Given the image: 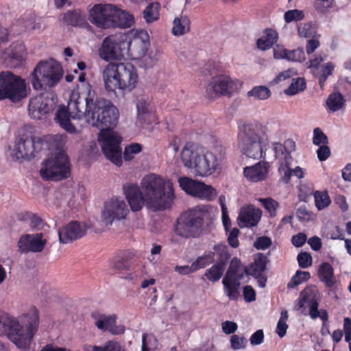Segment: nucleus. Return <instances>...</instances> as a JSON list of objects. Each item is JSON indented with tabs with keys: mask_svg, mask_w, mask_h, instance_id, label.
Segmentation results:
<instances>
[{
	"mask_svg": "<svg viewBox=\"0 0 351 351\" xmlns=\"http://www.w3.org/2000/svg\"><path fill=\"white\" fill-rule=\"evenodd\" d=\"M90 113L93 126L100 129L98 141L102 152L116 166L122 165L123 158L125 161H131L142 152L141 144L132 143L125 147L122 156V138L112 130L117 125L119 113L110 101L100 98L93 102L89 99Z\"/></svg>",
	"mask_w": 351,
	"mask_h": 351,
	"instance_id": "1",
	"label": "nucleus"
},
{
	"mask_svg": "<svg viewBox=\"0 0 351 351\" xmlns=\"http://www.w3.org/2000/svg\"><path fill=\"white\" fill-rule=\"evenodd\" d=\"M224 155L221 146L207 149L199 145L187 143L182 149L181 160L184 167L196 176H211L220 172Z\"/></svg>",
	"mask_w": 351,
	"mask_h": 351,
	"instance_id": "2",
	"label": "nucleus"
},
{
	"mask_svg": "<svg viewBox=\"0 0 351 351\" xmlns=\"http://www.w3.org/2000/svg\"><path fill=\"white\" fill-rule=\"evenodd\" d=\"M38 311L35 306L17 318L8 315H0V335L7 334L17 348L26 350L38 330Z\"/></svg>",
	"mask_w": 351,
	"mask_h": 351,
	"instance_id": "3",
	"label": "nucleus"
},
{
	"mask_svg": "<svg viewBox=\"0 0 351 351\" xmlns=\"http://www.w3.org/2000/svg\"><path fill=\"white\" fill-rule=\"evenodd\" d=\"M60 141V138L55 134L36 136L33 128L25 125L19 131L12 157L15 160H30L37 154L49 151V146H58Z\"/></svg>",
	"mask_w": 351,
	"mask_h": 351,
	"instance_id": "4",
	"label": "nucleus"
},
{
	"mask_svg": "<svg viewBox=\"0 0 351 351\" xmlns=\"http://www.w3.org/2000/svg\"><path fill=\"white\" fill-rule=\"evenodd\" d=\"M213 219V213L209 205H197L180 213L174 226L176 235L184 238H198L205 225L208 226Z\"/></svg>",
	"mask_w": 351,
	"mask_h": 351,
	"instance_id": "5",
	"label": "nucleus"
},
{
	"mask_svg": "<svg viewBox=\"0 0 351 351\" xmlns=\"http://www.w3.org/2000/svg\"><path fill=\"white\" fill-rule=\"evenodd\" d=\"M267 128L258 122L247 123L239 126L238 147L249 158L257 159L263 156V150L268 145Z\"/></svg>",
	"mask_w": 351,
	"mask_h": 351,
	"instance_id": "6",
	"label": "nucleus"
},
{
	"mask_svg": "<svg viewBox=\"0 0 351 351\" xmlns=\"http://www.w3.org/2000/svg\"><path fill=\"white\" fill-rule=\"evenodd\" d=\"M141 184L147 206L156 210L171 207L175 198L171 181L163 177H143Z\"/></svg>",
	"mask_w": 351,
	"mask_h": 351,
	"instance_id": "7",
	"label": "nucleus"
},
{
	"mask_svg": "<svg viewBox=\"0 0 351 351\" xmlns=\"http://www.w3.org/2000/svg\"><path fill=\"white\" fill-rule=\"evenodd\" d=\"M103 77L108 91L119 89L130 92L136 88L138 80L136 69L129 62L109 64L103 72Z\"/></svg>",
	"mask_w": 351,
	"mask_h": 351,
	"instance_id": "8",
	"label": "nucleus"
},
{
	"mask_svg": "<svg viewBox=\"0 0 351 351\" xmlns=\"http://www.w3.org/2000/svg\"><path fill=\"white\" fill-rule=\"evenodd\" d=\"M88 112V92L73 93L68 106L61 105L58 107L54 121L69 133L75 131V126L71 123L73 119H86Z\"/></svg>",
	"mask_w": 351,
	"mask_h": 351,
	"instance_id": "9",
	"label": "nucleus"
},
{
	"mask_svg": "<svg viewBox=\"0 0 351 351\" xmlns=\"http://www.w3.org/2000/svg\"><path fill=\"white\" fill-rule=\"evenodd\" d=\"M63 69L60 63L51 59L41 61L31 74V82L34 89L38 91H53L62 78Z\"/></svg>",
	"mask_w": 351,
	"mask_h": 351,
	"instance_id": "10",
	"label": "nucleus"
},
{
	"mask_svg": "<svg viewBox=\"0 0 351 351\" xmlns=\"http://www.w3.org/2000/svg\"><path fill=\"white\" fill-rule=\"evenodd\" d=\"M60 138L61 144L49 147V151L44 153L48 157L42 162L40 176H69L71 174V163L65 153L64 146L65 138L63 135L56 134Z\"/></svg>",
	"mask_w": 351,
	"mask_h": 351,
	"instance_id": "11",
	"label": "nucleus"
},
{
	"mask_svg": "<svg viewBox=\"0 0 351 351\" xmlns=\"http://www.w3.org/2000/svg\"><path fill=\"white\" fill-rule=\"evenodd\" d=\"M26 95L25 84L21 77L10 71L0 73V100L8 98L12 102H17Z\"/></svg>",
	"mask_w": 351,
	"mask_h": 351,
	"instance_id": "12",
	"label": "nucleus"
},
{
	"mask_svg": "<svg viewBox=\"0 0 351 351\" xmlns=\"http://www.w3.org/2000/svg\"><path fill=\"white\" fill-rule=\"evenodd\" d=\"M132 37L127 40L123 35V50L125 58L137 60L141 58L149 45V35L144 29L132 31Z\"/></svg>",
	"mask_w": 351,
	"mask_h": 351,
	"instance_id": "13",
	"label": "nucleus"
},
{
	"mask_svg": "<svg viewBox=\"0 0 351 351\" xmlns=\"http://www.w3.org/2000/svg\"><path fill=\"white\" fill-rule=\"evenodd\" d=\"M241 86L239 80H233L226 75H217L210 78L206 86V95L215 99L229 95Z\"/></svg>",
	"mask_w": 351,
	"mask_h": 351,
	"instance_id": "14",
	"label": "nucleus"
},
{
	"mask_svg": "<svg viewBox=\"0 0 351 351\" xmlns=\"http://www.w3.org/2000/svg\"><path fill=\"white\" fill-rule=\"evenodd\" d=\"M40 92L29 102V114L34 119H40L43 116L53 110L56 106L58 99L54 91Z\"/></svg>",
	"mask_w": 351,
	"mask_h": 351,
	"instance_id": "15",
	"label": "nucleus"
},
{
	"mask_svg": "<svg viewBox=\"0 0 351 351\" xmlns=\"http://www.w3.org/2000/svg\"><path fill=\"white\" fill-rule=\"evenodd\" d=\"M129 213L126 202L121 197L112 196L104 202L101 218L106 225H112L114 221L125 219Z\"/></svg>",
	"mask_w": 351,
	"mask_h": 351,
	"instance_id": "16",
	"label": "nucleus"
},
{
	"mask_svg": "<svg viewBox=\"0 0 351 351\" xmlns=\"http://www.w3.org/2000/svg\"><path fill=\"white\" fill-rule=\"evenodd\" d=\"M99 56L105 60L125 59L123 50V35L115 34L106 37L99 49Z\"/></svg>",
	"mask_w": 351,
	"mask_h": 351,
	"instance_id": "17",
	"label": "nucleus"
},
{
	"mask_svg": "<svg viewBox=\"0 0 351 351\" xmlns=\"http://www.w3.org/2000/svg\"><path fill=\"white\" fill-rule=\"evenodd\" d=\"M178 182L181 189L191 196L210 199L215 195V190L212 186L189 177H179Z\"/></svg>",
	"mask_w": 351,
	"mask_h": 351,
	"instance_id": "18",
	"label": "nucleus"
},
{
	"mask_svg": "<svg viewBox=\"0 0 351 351\" xmlns=\"http://www.w3.org/2000/svg\"><path fill=\"white\" fill-rule=\"evenodd\" d=\"M321 301V295L315 287H306L300 293L298 299V308H302L306 305L308 307V315L313 319L319 317L321 309L319 310V304Z\"/></svg>",
	"mask_w": 351,
	"mask_h": 351,
	"instance_id": "19",
	"label": "nucleus"
},
{
	"mask_svg": "<svg viewBox=\"0 0 351 351\" xmlns=\"http://www.w3.org/2000/svg\"><path fill=\"white\" fill-rule=\"evenodd\" d=\"M114 5L99 3L89 10V21L101 29L110 28Z\"/></svg>",
	"mask_w": 351,
	"mask_h": 351,
	"instance_id": "20",
	"label": "nucleus"
},
{
	"mask_svg": "<svg viewBox=\"0 0 351 351\" xmlns=\"http://www.w3.org/2000/svg\"><path fill=\"white\" fill-rule=\"evenodd\" d=\"M282 145L285 154L284 158L279 162L278 173L281 176H303L306 173L304 170L292 162L291 153L295 149V142L291 139H287Z\"/></svg>",
	"mask_w": 351,
	"mask_h": 351,
	"instance_id": "21",
	"label": "nucleus"
},
{
	"mask_svg": "<svg viewBox=\"0 0 351 351\" xmlns=\"http://www.w3.org/2000/svg\"><path fill=\"white\" fill-rule=\"evenodd\" d=\"M86 232L85 223L72 221L58 230L59 241L68 244L84 237Z\"/></svg>",
	"mask_w": 351,
	"mask_h": 351,
	"instance_id": "22",
	"label": "nucleus"
},
{
	"mask_svg": "<svg viewBox=\"0 0 351 351\" xmlns=\"http://www.w3.org/2000/svg\"><path fill=\"white\" fill-rule=\"evenodd\" d=\"M91 317L95 321L97 328L103 331H108L112 335H119L124 332V328L117 326L115 315H106L97 311L93 312Z\"/></svg>",
	"mask_w": 351,
	"mask_h": 351,
	"instance_id": "23",
	"label": "nucleus"
},
{
	"mask_svg": "<svg viewBox=\"0 0 351 351\" xmlns=\"http://www.w3.org/2000/svg\"><path fill=\"white\" fill-rule=\"evenodd\" d=\"M46 243L47 241L43 238L42 233H36L22 236L18 242V246L19 251L22 253L40 252L43 250Z\"/></svg>",
	"mask_w": 351,
	"mask_h": 351,
	"instance_id": "24",
	"label": "nucleus"
},
{
	"mask_svg": "<svg viewBox=\"0 0 351 351\" xmlns=\"http://www.w3.org/2000/svg\"><path fill=\"white\" fill-rule=\"evenodd\" d=\"M123 193L132 211L141 210L145 202V197L141 186L136 184L128 183L123 186Z\"/></svg>",
	"mask_w": 351,
	"mask_h": 351,
	"instance_id": "25",
	"label": "nucleus"
},
{
	"mask_svg": "<svg viewBox=\"0 0 351 351\" xmlns=\"http://www.w3.org/2000/svg\"><path fill=\"white\" fill-rule=\"evenodd\" d=\"M123 193L132 211L141 210L145 202V197L141 186L136 184L128 183L123 186Z\"/></svg>",
	"mask_w": 351,
	"mask_h": 351,
	"instance_id": "26",
	"label": "nucleus"
},
{
	"mask_svg": "<svg viewBox=\"0 0 351 351\" xmlns=\"http://www.w3.org/2000/svg\"><path fill=\"white\" fill-rule=\"evenodd\" d=\"M262 211L253 206L243 207L239 213L238 220L241 228L256 226L261 220Z\"/></svg>",
	"mask_w": 351,
	"mask_h": 351,
	"instance_id": "27",
	"label": "nucleus"
},
{
	"mask_svg": "<svg viewBox=\"0 0 351 351\" xmlns=\"http://www.w3.org/2000/svg\"><path fill=\"white\" fill-rule=\"evenodd\" d=\"M111 21L110 28H129L134 24V17L130 12L114 5Z\"/></svg>",
	"mask_w": 351,
	"mask_h": 351,
	"instance_id": "28",
	"label": "nucleus"
},
{
	"mask_svg": "<svg viewBox=\"0 0 351 351\" xmlns=\"http://www.w3.org/2000/svg\"><path fill=\"white\" fill-rule=\"evenodd\" d=\"M134 253L129 250L124 251L112 261V267L119 272L130 271L134 265Z\"/></svg>",
	"mask_w": 351,
	"mask_h": 351,
	"instance_id": "29",
	"label": "nucleus"
},
{
	"mask_svg": "<svg viewBox=\"0 0 351 351\" xmlns=\"http://www.w3.org/2000/svg\"><path fill=\"white\" fill-rule=\"evenodd\" d=\"M269 259L266 255L263 253H258L249 267H247V275H250L254 278L260 277L267 268Z\"/></svg>",
	"mask_w": 351,
	"mask_h": 351,
	"instance_id": "30",
	"label": "nucleus"
},
{
	"mask_svg": "<svg viewBox=\"0 0 351 351\" xmlns=\"http://www.w3.org/2000/svg\"><path fill=\"white\" fill-rule=\"evenodd\" d=\"M317 276L327 288H332L336 283L334 269L329 263L324 262L320 264L317 269Z\"/></svg>",
	"mask_w": 351,
	"mask_h": 351,
	"instance_id": "31",
	"label": "nucleus"
},
{
	"mask_svg": "<svg viewBox=\"0 0 351 351\" xmlns=\"http://www.w3.org/2000/svg\"><path fill=\"white\" fill-rule=\"evenodd\" d=\"M241 280L228 278L224 276L222 280L224 293L230 300H237L240 296Z\"/></svg>",
	"mask_w": 351,
	"mask_h": 351,
	"instance_id": "32",
	"label": "nucleus"
},
{
	"mask_svg": "<svg viewBox=\"0 0 351 351\" xmlns=\"http://www.w3.org/2000/svg\"><path fill=\"white\" fill-rule=\"evenodd\" d=\"M346 106V99L344 96L339 93H330L326 100V107L328 112H335L343 110Z\"/></svg>",
	"mask_w": 351,
	"mask_h": 351,
	"instance_id": "33",
	"label": "nucleus"
},
{
	"mask_svg": "<svg viewBox=\"0 0 351 351\" xmlns=\"http://www.w3.org/2000/svg\"><path fill=\"white\" fill-rule=\"evenodd\" d=\"M245 274L247 275V267H243L241 261L237 257H234L225 276H228V278L242 280Z\"/></svg>",
	"mask_w": 351,
	"mask_h": 351,
	"instance_id": "34",
	"label": "nucleus"
},
{
	"mask_svg": "<svg viewBox=\"0 0 351 351\" xmlns=\"http://www.w3.org/2000/svg\"><path fill=\"white\" fill-rule=\"evenodd\" d=\"M191 21L186 16L176 17L173 21L171 32L176 36H180L190 31Z\"/></svg>",
	"mask_w": 351,
	"mask_h": 351,
	"instance_id": "35",
	"label": "nucleus"
},
{
	"mask_svg": "<svg viewBox=\"0 0 351 351\" xmlns=\"http://www.w3.org/2000/svg\"><path fill=\"white\" fill-rule=\"evenodd\" d=\"M62 21L67 25L82 27L86 24V16L82 14L80 10H74L66 12Z\"/></svg>",
	"mask_w": 351,
	"mask_h": 351,
	"instance_id": "36",
	"label": "nucleus"
},
{
	"mask_svg": "<svg viewBox=\"0 0 351 351\" xmlns=\"http://www.w3.org/2000/svg\"><path fill=\"white\" fill-rule=\"evenodd\" d=\"M270 165L266 161H260L256 164L243 168V176H266L270 171Z\"/></svg>",
	"mask_w": 351,
	"mask_h": 351,
	"instance_id": "37",
	"label": "nucleus"
},
{
	"mask_svg": "<svg viewBox=\"0 0 351 351\" xmlns=\"http://www.w3.org/2000/svg\"><path fill=\"white\" fill-rule=\"evenodd\" d=\"M163 53L162 50L159 47H155L147 54H145L141 58V66L149 69L155 66Z\"/></svg>",
	"mask_w": 351,
	"mask_h": 351,
	"instance_id": "38",
	"label": "nucleus"
},
{
	"mask_svg": "<svg viewBox=\"0 0 351 351\" xmlns=\"http://www.w3.org/2000/svg\"><path fill=\"white\" fill-rule=\"evenodd\" d=\"M160 5L158 2L150 3L143 10V16L146 23L157 21L160 18Z\"/></svg>",
	"mask_w": 351,
	"mask_h": 351,
	"instance_id": "39",
	"label": "nucleus"
},
{
	"mask_svg": "<svg viewBox=\"0 0 351 351\" xmlns=\"http://www.w3.org/2000/svg\"><path fill=\"white\" fill-rule=\"evenodd\" d=\"M278 40V33L273 29H267L265 36L257 40V46L261 50L271 48Z\"/></svg>",
	"mask_w": 351,
	"mask_h": 351,
	"instance_id": "40",
	"label": "nucleus"
},
{
	"mask_svg": "<svg viewBox=\"0 0 351 351\" xmlns=\"http://www.w3.org/2000/svg\"><path fill=\"white\" fill-rule=\"evenodd\" d=\"M224 270L223 263H215L211 267L206 270L202 279L205 280V277L208 280L212 282H216L220 280Z\"/></svg>",
	"mask_w": 351,
	"mask_h": 351,
	"instance_id": "41",
	"label": "nucleus"
},
{
	"mask_svg": "<svg viewBox=\"0 0 351 351\" xmlns=\"http://www.w3.org/2000/svg\"><path fill=\"white\" fill-rule=\"evenodd\" d=\"M215 261V252H209L198 256L191 264L195 271L204 268Z\"/></svg>",
	"mask_w": 351,
	"mask_h": 351,
	"instance_id": "42",
	"label": "nucleus"
},
{
	"mask_svg": "<svg viewBox=\"0 0 351 351\" xmlns=\"http://www.w3.org/2000/svg\"><path fill=\"white\" fill-rule=\"evenodd\" d=\"M334 69V65L331 62H327L322 65L319 70H317V73L314 71L315 75H316L319 80V83L322 88H323L324 86V83L329 75H330Z\"/></svg>",
	"mask_w": 351,
	"mask_h": 351,
	"instance_id": "43",
	"label": "nucleus"
},
{
	"mask_svg": "<svg viewBox=\"0 0 351 351\" xmlns=\"http://www.w3.org/2000/svg\"><path fill=\"white\" fill-rule=\"evenodd\" d=\"M306 88V82L304 78L297 77L293 79L289 86L285 90V93L287 95H294Z\"/></svg>",
	"mask_w": 351,
	"mask_h": 351,
	"instance_id": "44",
	"label": "nucleus"
},
{
	"mask_svg": "<svg viewBox=\"0 0 351 351\" xmlns=\"http://www.w3.org/2000/svg\"><path fill=\"white\" fill-rule=\"evenodd\" d=\"M271 95L270 90L265 86H257L247 92L248 97H252L256 99L265 100Z\"/></svg>",
	"mask_w": 351,
	"mask_h": 351,
	"instance_id": "45",
	"label": "nucleus"
},
{
	"mask_svg": "<svg viewBox=\"0 0 351 351\" xmlns=\"http://www.w3.org/2000/svg\"><path fill=\"white\" fill-rule=\"evenodd\" d=\"M315 206L319 210L328 207L330 204V197L327 192L315 191L314 193Z\"/></svg>",
	"mask_w": 351,
	"mask_h": 351,
	"instance_id": "46",
	"label": "nucleus"
},
{
	"mask_svg": "<svg viewBox=\"0 0 351 351\" xmlns=\"http://www.w3.org/2000/svg\"><path fill=\"white\" fill-rule=\"evenodd\" d=\"M310 278L311 275L308 271H302L298 270L291 278V280L287 285V287L288 288L291 289L295 288L298 285L302 284L303 282L307 281Z\"/></svg>",
	"mask_w": 351,
	"mask_h": 351,
	"instance_id": "47",
	"label": "nucleus"
},
{
	"mask_svg": "<svg viewBox=\"0 0 351 351\" xmlns=\"http://www.w3.org/2000/svg\"><path fill=\"white\" fill-rule=\"evenodd\" d=\"M298 32L300 36L306 38H315L316 35V28L315 25L310 23H302L298 26Z\"/></svg>",
	"mask_w": 351,
	"mask_h": 351,
	"instance_id": "48",
	"label": "nucleus"
},
{
	"mask_svg": "<svg viewBox=\"0 0 351 351\" xmlns=\"http://www.w3.org/2000/svg\"><path fill=\"white\" fill-rule=\"evenodd\" d=\"M213 249L219 253V258L216 263H223V268L225 269L226 265L230 258V254L228 247L224 244L215 245Z\"/></svg>",
	"mask_w": 351,
	"mask_h": 351,
	"instance_id": "49",
	"label": "nucleus"
},
{
	"mask_svg": "<svg viewBox=\"0 0 351 351\" xmlns=\"http://www.w3.org/2000/svg\"><path fill=\"white\" fill-rule=\"evenodd\" d=\"M312 141L313 143L317 146L327 145L328 143L327 136L319 128H316L313 130Z\"/></svg>",
	"mask_w": 351,
	"mask_h": 351,
	"instance_id": "50",
	"label": "nucleus"
},
{
	"mask_svg": "<svg viewBox=\"0 0 351 351\" xmlns=\"http://www.w3.org/2000/svg\"><path fill=\"white\" fill-rule=\"evenodd\" d=\"M304 17V14L303 12L299 10H288L284 14V19L287 23H290L293 21H301Z\"/></svg>",
	"mask_w": 351,
	"mask_h": 351,
	"instance_id": "51",
	"label": "nucleus"
},
{
	"mask_svg": "<svg viewBox=\"0 0 351 351\" xmlns=\"http://www.w3.org/2000/svg\"><path fill=\"white\" fill-rule=\"evenodd\" d=\"M93 351H125L121 345L116 341H109L104 346H95Z\"/></svg>",
	"mask_w": 351,
	"mask_h": 351,
	"instance_id": "52",
	"label": "nucleus"
},
{
	"mask_svg": "<svg viewBox=\"0 0 351 351\" xmlns=\"http://www.w3.org/2000/svg\"><path fill=\"white\" fill-rule=\"evenodd\" d=\"M138 111V120L143 123L147 117L150 116L148 113L147 104L144 101H139L136 104Z\"/></svg>",
	"mask_w": 351,
	"mask_h": 351,
	"instance_id": "53",
	"label": "nucleus"
},
{
	"mask_svg": "<svg viewBox=\"0 0 351 351\" xmlns=\"http://www.w3.org/2000/svg\"><path fill=\"white\" fill-rule=\"evenodd\" d=\"M313 193V188L307 184H300L298 186V196L300 201L307 202Z\"/></svg>",
	"mask_w": 351,
	"mask_h": 351,
	"instance_id": "54",
	"label": "nucleus"
},
{
	"mask_svg": "<svg viewBox=\"0 0 351 351\" xmlns=\"http://www.w3.org/2000/svg\"><path fill=\"white\" fill-rule=\"evenodd\" d=\"M286 60L293 62H301L305 60L304 52L302 49H296L294 50H287Z\"/></svg>",
	"mask_w": 351,
	"mask_h": 351,
	"instance_id": "55",
	"label": "nucleus"
},
{
	"mask_svg": "<svg viewBox=\"0 0 351 351\" xmlns=\"http://www.w3.org/2000/svg\"><path fill=\"white\" fill-rule=\"evenodd\" d=\"M157 339L152 335L148 336L146 334L143 335L142 338V350L149 351L156 347Z\"/></svg>",
	"mask_w": 351,
	"mask_h": 351,
	"instance_id": "56",
	"label": "nucleus"
},
{
	"mask_svg": "<svg viewBox=\"0 0 351 351\" xmlns=\"http://www.w3.org/2000/svg\"><path fill=\"white\" fill-rule=\"evenodd\" d=\"M297 259L298 265L301 268H307L312 265V256L308 252H304L299 253Z\"/></svg>",
	"mask_w": 351,
	"mask_h": 351,
	"instance_id": "57",
	"label": "nucleus"
},
{
	"mask_svg": "<svg viewBox=\"0 0 351 351\" xmlns=\"http://www.w3.org/2000/svg\"><path fill=\"white\" fill-rule=\"evenodd\" d=\"M271 239L266 236L258 237L254 241V246L257 250H266L271 245Z\"/></svg>",
	"mask_w": 351,
	"mask_h": 351,
	"instance_id": "58",
	"label": "nucleus"
},
{
	"mask_svg": "<svg viewBox=\"0 0 351 351\" xmlns=\"http://www.w3.org/2000/svg\"><path fill=\"white\" fill-rule=\"evenodd\" d=\"M246 339L243 337H239L237 335H233L230 337L231 348L234 350H238L245 347Z\"/></svg>",
	"mask_w": 351,
	"mask_h": 351,
	"instance_id": "59",
	"label": "nucleus"
},
{
	"mask_svg": "<svg viewBox=\"0 0 351 351\" xmlns=\"http://www.w3.org/2000/svg\"><path fill=\"white\" fill-rule=\"evenodd\" d=\"M319 317L322 321V326L321 328V333L322 335H327L330 334L329 323H328V313L326 309H321V313Z\"/></svg>",
	"mask_w": 351,
	"mask_h": 351,
	"instance_id": "60",
	"label": "nucleus"
},
{
	"mask_svg": "<svg viewBox=\"0 0 351 351\" xmlns=\"http://www.w3.org/2000/svg\"><path fill=\"white\" fill-rule=\"evenodd\" d=\"M331 152L327 145H320L317 150V158L319 161L326 160L330 156Z\"/></svg>",
	"mask_w": 351,
	"mask_h": 351,
	"instance_id": "61",
	"label": "nucleus"
},
{
	"mask_svg": "<svg viewBox=\"0 0 351 351\" xmlns=\"http://www.w3.org/2000/svg\"><path fill=\"white\" fill-rule=\"evenodd\" d=\"M239 234V230L237 228H232V230L229 233L228 237V242L229 245L234 248L237 247L239 245V242L238 240Z\"/></svg>",
	"mask_w": 351,
	"mask_h": 351,
	"instance_id": "62",
	"label": "nucleus"
},
{
	"mask_svg": "<svg viewBox=\"0 0 351 351\" xmlns=\"http://www.w3.org/2000/svg\"><path fill=\"white\" fill-rule=\"evenodd\" d=\"M243 293L245 302H251L256 300V292L250 285H247L243 287Z\"/></svg>",
	"mask_w": 351,
	"mask_h": 351,
	"instance_id": "63",
	"label": "nucleus"
},
{
	"mask_svg": "<svg viewBox=\"0 0 351 351\" xmlns=\"http://www.w3.org/2000/svg\"><path fill=\"white\" fill-rule=\"evenodd\" d=\"M264 333L263 330H258L250 338V343L253 346L260 345L263 342Z\"/></svg>",
	"mask_w": 351,
	"mask_h": 351,
	"instance_id": "64",
	"label": "nucleus"
}]
</instances>
